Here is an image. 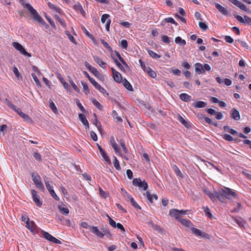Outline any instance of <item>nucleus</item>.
Masks as SVG:
<instances>
[{"instance_id": "f257e3e1", "label": "nucleus", "mask_w": 251, "mask_h": 251, "mask_svg": "<svg viewBox=\"0 0 251 251\" xmlns=\"http://www.w3.org/2000/svg\"><path fill=\"white\" fill-rule=\"evenodd\" d=\"M22 4L24 6V7H26L29 11L32 19L37 22L38 23L42 25L43 26H45L46 28H47L49 27V26L43 19L42 17L38 13L37 11L35 9H34L33 7L29 3H25L23 0H22Z\"/></svg>"}, {"instance_id": "f03ea898", "label": "nucleus", "mask_w": 251, "mask_h": 251, "mask_svg": "<svg viewBox=\"0 0 251 251\" xmlns=\"http://www.w3.org/2000/svg\"><path fill=\"white\" fill-rule=\"evenodd\" d=\"M90 231L100 238H103L104 235L108 237L111 236L110 231L107 227L101 228L100 230L97 226H92L90 228Z\"/></svg>"}, {"instance_id": "7ed1b4c3", "label": "nucleus", "mask_w": 251, "mask_h": 251, "mask_svg": "<svg viewBox=\"0 0 251 251\" xmlns=\"http://www.w3.org/2000/svg\"><path fill=\"white\" fill-rule=\"evenodd\" d=\"M188 210H177L176 209H172L170 210L169 215L176 219L179 220L182 215L186 214Z\"/></svg>"}, {"instance_id": "20e7f679", "label": "nucleus", "mask_w": 251, "mask_h": 251, "mask_svg": "<svg viewBox=\"0 0 251 251\" xmlns=\"http://www.w3.org/2000/svg\"><path fill=\"white\" fill-rule=\"evenodd\" d=\"M132 184L135 186H138L139 189H142L144 191L148 189V183L145 181H142L140 178H134L132 181Z\"/></svg>"}, {"instance_id": "39448f33", "label": "nucleus", "mask_w": 251, "mask_h": 251, "mask_svg": "<svg viewBox=\"0 0 251 251\" xmlns=\"http://www.w3.org/2000/svg\"><path fill=\"white\" fill-rule=\"evenodd\" d=\"M12 46L17 50L25 56L29 57L31 56V54L27 52L23 46L18 42H14L12 43Z\"/></svg>"}, {"instance_id": "423d86ee", "label": "nucleus", "mask_w": 251, "mask_h": 251, "mask_svg": "<svg viewBox=\"0 0 251 251\" xmlns=\"http://www.w3.org/2000/svg\"><path fill=\"white\" fill-rule=\"evenodd\" d=\"M32 180L35 185L41 191H44V186L41 181V177L38 174H32Z\"/></svg>"}, {"instance_id": "0eeeda50", "label": "nucleus", "mask_w": 251, "mask_h": 251, "mask_svg": "<svg viewBox=\"0 0 251 251\" xmlns=\"http://www.w3.org/2000/svg\"><path fill=\"white\" fill-rule=\"evenodd\" d=\"M223 194L225 195V198L227 199H231L232 198H237V194L233 191L231 189L226 187L223 191Z\"/></svg>"}, {"instance_id": "6e6552de", "label": "nucleus", "mask_w": 251, "mask_h": 251, "mask_svg": "<svg viewBox=\"0 0 251 251\" xmlns=\"http://www.w3.org/2000/svg\"><path fill=\"white\" fill-rule=\"evenodd\" d=\"M42 235H43L44 237L46 239H47L52 243H56L57 244H61V241L60 240L55 238V237L52 236L48 232H47L44 231H42Z\"/></svg>"}, {"instance_id": "1a4fd4ad", "label": "nucleus", "mask_w": 251, "mask_h": 251, "mask_svg": "<svg viewBox=\"0 0 251 251\" xmlns=\"http://www.w3.org/2000/svg\"><path fill=\"white\" fill-rule=\"evenodd\" d=\"M31 194L34 202L38 206L41 207L42 205V201L40 200V196L37 195V192L33 189L31 190Z\"/></svg>"}, {"instance_id": "9d476101", "label": "nucleus", "mask_w": 251, "mask_h": 251, "mask_svg": "<svg viewBox=\"0 0 251 251\" xmlns=\"http://www.w3.org/2000/svg\"><path fill=\"white\" fill-rule=\"evenodd\" d=\"M191 230L194 234H195L196 235H197L198 236H201V237L207 238V239L209 238V234H208L207 233H206L204 232L201 231V230H200L199 229H197L195 227H192L191 228Z\"/></svg>"}, {"instance_id": "9b49d317", "label": "nucleus", "mask_w": 251, "mask_h": 251, "mask_svg": "<svg viewBox=\"0 0 251 251\" xmlns=\"http://www.w3.org/2000/svg\"><path fill=\"white\" fill-rule=\"evenodd\" d=\"M230 2L232 3L234 5H236L238 7H239L241 10L247 11L248 8L247 6L240 2V1H238L237 0H228Z\"/></svg>"}, {"instance_id": "f8f14e48", "label": "nucleus", "mask_w": 251, "mask_h": 251, "mask_svg": "<svg viewBox=\"0 0 251 251\" xmlns=\"http://www.w3.org/2000/svg\"><path fill=\"white\" fill-rule=\"evenodd\" d=\"M14 111H16L17 113L24 120V121L28 122L31 121L29 117L26 114L23 113L20 108L17 107Z\"/></svg>"}, {"instance_id": "ddd939ff", "label": "nucleus", "mask_w": 251, "mask_h": 251, "mask_svg": "<svg viewBox=\"0 0 251 251\" xmlns=\"http://www.w3.org/2000/svg\"><path fill=\"white\" fill-rule=\"evenodd\" d=\"M110 143L111 145L113 148L115 152L116 153H120V148L119 147L118 145L116 143V141L115 140L114 137L113 136L110 137Z\"/></svg>"}, {"instance_id": "4468645a", "label": "nucleus", "mask_w": 251, "mask_h": 251, "mask_svg": "<svg viewBox=\"0 0 251 251\" xmlns=\"http://www.w3.org/2000/svg\"><path fill=\"white\" fill-rule=\"evenodd\" d=\"M78 117L83 125L86 126V129H89V123L86 118V116L84 114L80 113L78 114Z\"/></svg>"}, {"instance_id": "2eb2a0df", "label": "nucleus", "mask_w": 251, "mask_h": 251, "mask_svg": "<svg viewBox=\"0 0 251 251\" xmlns=\"http://www.w3.org/2000/svg\"><path fill=\"white\" fill-rule=\"evenodd\" d=\"M231 117L235 121H239L240 119L239 112L235 108H233L230 112Z\"/></svg>"}, {"instance_id": "dca6fc26", "label": "nucleus", "mask_w": 251, "mask_h": 251, "mask_svg": "<svg viewBox=\"0 0 251 251\" xmlns=\"http://www.w3.org/2000/svg\"><path fill=\"white\" fill-rule=\"evenodd\" d=\"M216 8L222 14L224 15H227L229 14V12L228 11L227 9L225 8L224 7L221 5L220 4L218 3H215Z\"/></svg>"}, {"instance_id": "f3484780", "label": "nucleus", "mask_w": 251, "mask_h": 251, "mask_svg": "<svg viewBox=\"0 0 251 251\" xmlns=\"http://www.w3.org/2000/svg\"><path fill=\"white\" fill-rule=\"evenodd\" d=\"M195 69L196 73L198 74H201L204 73V69L203 68V65L200 63H197L195 64Z\"/></svg>"}, {"instance_id": "a211bd4d", "label": "nucleus", "mask_w": 251, "mask_h": 251, "mask_svg": "<svg viewBox=\"0 0 251 251\" xmlns=\"http://www.w3.org/2000/svg\"><path fill=\"white\" fill-rule=\"evenodd\" d=\"M26 227L32 232H35L37 229V226L33 221H28L26 224Z\"/></svg>"}, {"instance_id": "6ab92c4d", "label": "nucleus", "mask_w": 251, "mask_h": 251, "mask_svg": "<svg viewBox=\"0 0 251 251\" xmlns=\"http://www.w3.org/2000/svg\"><path fill=\"white\" fill-rule=\"evenodd\" d=\"M90 72L98 78L101 80H104V76L103 75L100 73L95 68H91Z\"/></svg>"}, {"instance_id": "aec40b11", "label": "nucleus", "mask_w": 251, "mask_h": 251, "mask_svg": "<svg viewBox=\"0 0 251 251\" xmlns=\"http://www.w3.org/2000/svg\"><path fill=\"white\" fill-rule=\"evenodd\" d=\"M148 224L149 226L152 227L154 230H156L159 233L162 232V229L161 227L155 224L152 221H149Z\"/></svg>"}, {"instance_id": "412c9836", "label": "nucleus", "mask_w": 251, "mask_h": 251, "mask_svg": "<svg viewBox=\"0 0 251 251\" xmlns=\"http://www.w3.org/2000/svg\"><path fill=\"white\" fill-rule=\"evenodd\" d=\"M224 189L220 190L219 192H216L217 195V199H218L222 202H224L225 201V195L223 194Z\"/></svg>"}, {"instance_id": "4be33fe9", "label": "nucleus", "mask_w": 251, "mask_h": 251, "mask_svg": "<svg viewBox=\"0 0 251 251\" xmlns=\"http://www.w3.org/2000/svg\"><path fill=\"white\" fill-rule=\"evenodd\" d=\"M94 60L102 68H106V63L104 62L102 59L98 56H94L93 57Z\"/></svg>"}, {"instance_id": "5701e85b", "label": "nucleus", "mask_w": 251, "mask_h": 251, "mask_svg": "<svg viewBox=\"0 0 251 251\" xmlns=\"http://www.w3.org/2000/svg\"><path fill=\"white\" fill-rule=\"evenodd\" d=\"M48 179H49V178L47 176H45L44 177V181H45V183L46 184V186L50 192L51 191V190H53V187L51 185L52 184V182L49 181Z\"/></svg>"}, {"instance_id": "b1692460", "label": "nucleus", "mask_w": 251, "mask_h": 251, "mask_svg": "<svg viewBox=\"0 0 251 251\" xmlns=\"http://www.w3.org/2000/svg\"><path fill=\"white\" fill-rule=\"evenodd\" d=\"M74 8L75 10L80 12V13L83 15L84 16L85 12L83 10L82 6L79 2H77L76 4L74 5Z\"/></svg>"}, {"instance_id": "393cba45", "label": "nucleus", "mask_w": 251, "mask_h": 251, "mask_svg": "<svg viewBox=\"0 0 251 251\" xmlns=\"http://www.w3.org/2000/svg\"><path fill=\"white\" fill-rule=\"evenodd\" d=\"M178 120L180 123H181L184 126L187 128H189L191 126L190 123L186 121L181 116L178 115Z\"/></svg>"}, {"instance_id": "a878e982", "label": "nucleus", "mask_w": 251, "mask_h": 251, "mask_svg": "<svg viewBox=\"0 0 251 251\" xmlns=\"http://www.w3.org/2000/svg\"><path fill=\"white\" fill-rule=\"evenodd\" d=\"M180 99L185 102L190 101L191 100V97L185 93H182L179 95Z\"/></svg>"}, {"instance_id": "bb28decb", "label": "nucleus", "mask_w": 251, "mask_h": 251, "mask_svg": "<svg viewBox=\"0 0 251 251\" xmlns=\"http://www.w3.org/2000/svg\"><path fill=\"white\" fill-rule=\"evenodd\" d=\"M127 197L129 199L130 202L133 207L138 209H141V207L138 204V203L135 201L134 199L130 195H128Z\"/></svg>"}, {"instance_id": "cd10ccee", "label": "nucleus", "mask_w": 251, "mask_h": 251, "mask_svg": "<svg viewBox=\"0 0 251 251\" xmlns=\"http://www.w3.org/2000/svg\"><path fill=\"white\" fill-rule=\"evenodd\" d=\"M57 78L59 79L61 83L63 84V86L64 87V88L68 90L69 87V84L65 82L62 75L61 74H59L57 75Z\"/></svg>"}, {"instance_id": "c85d7f7f", "label": "nucleus", "mask_w": 251, "mask_h": 251, "mask_svg": "<svg viewBox=\"0 0 251 251\" xmlns=\"http://www.w3.org/2000/svg\"><path fill=\"white\" fill-rule=\"evenodd\" d=\"M193 105L197 108H203L207 105V103L202 101H199L194 103Z\"/></svg>"}, {"instance_id": "c756f323", "label": "nucleus", "mask_w": 251, "mask_h": 251, "mask_svg": "<svg viewBox=\"0 0 251 251\" xmlns=\"http://www.w3.org/2000/svg\"><path fill=\"white\" fill-rule=\"evenodd\" d=\"M123 83L124 86L129 91H133V89L130 84V83L126 79L124 78V79L123 80Z\"/></svg>"}, {"instance_id": "7c9ffc66", "label": "nucleus", "mask_w": 251, "mask_h": 251, "mask_svg": "<svg viewBox=\"0 0 251 251\" xmlns=\"http://www.w3.org/2000/svg\"><path fill=\"white\" fill-rule=\"evenodd\" d=\"M113 77L114 80L118 83H120L122 80V76L119 72L114 74Z\"/></svg>"}, {"instance_id": "2f4dec72", "label": "nucleus", "mask_w": 251, "mask_h": 251, "mask_svg": "<svg viewBox=\"0 0 251 251\" xmlns=\"http://www.w3.org/2000/svg\"><path fill=\"white\" fill-rule=\"evenodd\" d=\"M175 42L177 44H179L181 46H184L186 44V42L184 40L182 39L179 36H177L175 39Z\"/></svg>"}, {"instance_id": "473e14b6", "label": "nucleus", "mask_w": 251, "mask_h": 251, "mask_svg": "<svg viewBox=\"0 0 251 251\" xmlns=\"http://www.w3.org/2000/svg\"><path fill=\"white\" fill-rule=\"evenodd\" d=\"M145 71L147 72V73L149 74V75L151 76L152 78H154L156 76V73L152 71L150 67H147Z\"/></svg>"}, {"instance_id": "72a5a7b5", "label": "nucleus", "mask_w": 251, "mask_h": 251, "mask_svg": "<svg viewBox=\"0 0 251 251\" xmlns=\"http://www.w3.org/2000/svg\"><path fill=\"white\" fill-rule=\"evenodd\" d=\"M85 76L88 78L89 80L90 81V82L93 85V86L96 87L98 83L95 80V79L90 76L89 74L87 72H84Z\"/></svg>"}, {"instance_id": "f704fd0d", "label": "nucleus", "mask_w": 251, "mask_h": 251, "mask_svg": "<svg viewBox=\"0 0 251 251\" xmlns=\"http://www.w3.org/2000/svg\"><path fill=\"white\" fill-rule=\"evenodd\" d=\"M100 154L101 155L102 157H103V159L108 164L111 163V160L109 158V157L108 156V155L105 153L104 151H103L102 152H100Z\"/></svg>"}, {"instance_id": "c9c22d12", "label": "nucleus", "mask_w": 251, "mask_h": 251, "mask_svg": "<svg viewBox=\"0 0 251 251\" xmlns=\"http://www.w3.org/2000/svg\"><path fill=\"white\" fill-rule=\"evenodd\" d=\"M4 102L5 103L9 108L14 110H15V109L17 108V106L13 104L12 102L7 99H5Z\"/></svg>"}, {"instance_id": "e433bc0d", "label": "nucleus", "mask_w": 251, "mask_h": 251, "mask_svg": "<svg viewBox=\"0 0 251 251\" xmlns=\"http://www.w3.org/2000/svg\"><path fill=\"white\" fill-rule=\"evenodd\" d=\"M48 6L50 8V9H53L54 10H55L56 12L58 13H61V10L60 8H59V7H56L55 5H54L53 4L50 3V2H49L48 3Z\"/></svg>"}, {"instance_id": "4c0bfd02", "label": "nucleus", "mask_w": 251, "mask_h": 251, "mask_svg": "<svg viewBox=\"0 0 251 251\" xmlns=\"http://www.w3.org/2000/svg\"><path fill=\"white\" fill-rule=\"evenodd\" d=\"M179 221L183 225H184L187 227L189 226L191 224V222L189 221V220H186V219H180V220H179Z\"/></svg>"}, {"instance_id": "58836bf2", "label": "nucleus", "mask_w": 251, "mask_h": 251, "mask_svg": "<svg viewBox=\"0 0 251 251\" xmlns=\"http://www.w3.org/2000/svg\"><path fill=\"white\" fill-rule=\"evenodd\" d=\"M100 42L101 44L103 45V46L107 49L109 51H112V49L111 47L109 45L108 43L105 42L104 40L101 39Z\"/></svg>"}, {"instance_id": "ea45409f", "label": "nucleus", "mask_w": 251, "mask_h": 251, "mask_svg": "<svg viewBox=\"0 0 251 251\" xmlns=\"http://www.w3.org/2000/svg\"><path fill=\"white\" fill-rule=\"evenodd\" d=\"M235 222L237 224L240 226H243L244 224L246 223L244 220L240 218L239 219H234Z\"/></svg>"}, {"instance_id": "a19ab883", "label": "nucleus", "mask_w": 251, "mask_h": 251, "mask_svg": "<svg viewBox=\"0 0 251 251\" xmlns=\"http://www.w3.org/2000/svg\"><path fill=\"white\" fill-rule=\"evenodd\" d=\"M114 159L113 162V164L117 170H121V167L119 162V161L117 160V158L115 156H114Z\"/></svg>"}, {"instance_id": "79ce46f5", "label": "nucleus", "mask_w": 251, "mask_h": 251, "mask_svg": "<svg viewBox=\"0 0 251 251\" xmlns=\"http://www.w3.org/2000/svg\"><path fill=\"white\" fill-rule=\"evenodd\" d=\"M92 102L93 104L99 109L102 110V106L100 104V103L96 99H93L92 100Z\"/></svg>"}, {"instance_id": "37998d69", "label": "nucleus", "mask_w": 251, "mask_h": 251, "mask_svg": "<svg viewBox=\"0 0 251 251\" xmlns=\"http://www.w3.org/2000/svg\"><path fill=\"white\" fill-rule=\"evenodd\" d=\"M49 106L50 108L54 112H56L57 111V108L53 103V101L51 100H49Z\"/></svg>"}, {"instance_id": "c03bdc74", "label": "nucleus", "mask_w": 251, "mask_h": 251, "mask_svg": "<svg viewBox=\"0 0 251 251\" xmlns=\"http://www.w3.org/2000/svg\"><path fill=\"white\" fill-rule=\"evenodd\" d=\"M58 208L59 209L60 211L62 214L67 215L69 213V210L68 208L63 207L59 206Z\"/></svg>"}, {"instance_id": "a18cd8bd", "label": "nucleus", "mask_w": 251, "mask_h": 251, "mask_svg": "<svg viewBox=\"0 0 251 251\" xmlns=\"http://www.w3.org/2000/svg\"><path fill=\"white\" fill-rule=\"evenodd\" d=\"M173 168L176 174L178 176L182 177V174L180 172V170L179 169V168L176 165H173Z\"/></svg>"}, {"instance_id": "49530a36", "label": "nucleus", "mask_w": 251, "mask_h": 251, "mask_svg": "<svg viewBox=\"0 0 251 251\" xmlns=\"http://www.w3.org/2000/svg\"><path fill=\"white\" fill-rule=\"evenodd\" d=\"M148 53L151 57L153 58H159L160 57V56L159 55L154 52L152 50H148Z\"/></svg>"}, {"instance_id": "de8ad7c7", "label": "nucleus", "mask_w": 251, "mask_h": 251, "mask_svg": "<svg viewBox=\"0 0 251 251\" xmlns=\"http://www.w3.org/2000/svg\"><path fill=\"white\" fill-rule=\"evenodd\" d=\"M81 84L83 86V91L86 94L89 93V90L87 86V84L84 82H81Z\"/></svg>"}, {"instance_id": "09e8293b", "label": "nucleus", "mask_w": 251, "mask_h": 251, "mask_svg": "<svg viewBox=\"0 0 251 251\" xmlns=\"http://www.w3.org/2000/svg\"><path fill=\"white\" fill-rule=\"evenodd\" d=\"M95 88L98 90H99V91L101 93L108 95V93H107L106 91L104 89V88L101 87L99 84H98V85Z\"/></svg>"}, {"instance_id": "8fccbe9b", "label": "nucleus", "mask_w": 251, "mask_h": 251, "mask_svg": "<svg viewBox=\"0 0 251 251\" xmlns=\"http://www.w3.org/2000/svg\"><path fill=\"white\" fill-rule=\"evenodd\" d=\"M203 209L205 215L208 217L211 218L212 217V214L210 212L209 208L208 207H203Z\"/></svg>"}, {"instance_id": "3c124183", "label": "nucleus", "mask_w": 251, "mask_h": 251, "mask_svg": "<svg viewBox=\"0 0 251 251\" xmlns=\"http://www.w3.org/2000/svg\"><path fill=\"white\" fill-rule=\"evenodd\" d=\"M45 17H46V19L48 20V21L49 22V23H50V25L53 28H56L55 24H54L53 21L51 19V18L50 16H48L47 15H46Z\"/></svg>"}, {"instance_id": "603ef678", "label": "nucleus", "mask_w": 251, "mask_h": 251, "mask_svg": "<svg viewBox=\"0 0 251 251\" xmlns=\"http://www.w3.org/2000/svg\"><path fill=\"white\" fill-rule=\"evenodd\" d=\"M76 103L77 105V106L79 108V109H80V110L83 112V113H85L86 112V110L84 108V107L82 105V104H81V103L80 102L79 100L78 99H76Z\"/></svg>"}, {"instance_id": "864d4df0", "label": "nucleus", "mask_w": 251, "mask_h": 251, "mask_svg": "<svg viewBox=\"0 0 251 251\" xmlns=\"http://www.w3.org/2000/svg\"><path fill=\"white\" fill-rule=\"evenodd\" d=\"M164 21L166 23H170L176 25H177V23L174 20V19L171 17L165 18L164 19Z\"/></svg>"}, {"instance_id": "5fc2aeb1", "label": "nucleus", "mask_w": 251, "mask_h": 251, "mask_svg": "<svg viewBox=\"0 0 251 251\" xmlns=\"http://www.w3.org/2000/svg\"><path fill=\"white\" fill-rule=\"evenodd\" d=\"M223 138L225 140L228 141H232L234 140L233 138L231 135H230L229 134H225L223 135Z\"/></svg>"}, {"instance_id": "6e6d98bb", "label": "nucleus", "mask_w": 251, "mask_h": 251, "mask_svg": "<svg viewBox=\"0 0 251 251\" xmlns=\"http://www.w3.org/2000/svg\"><path fill=\"white\" fill-rule=\"evenodd\" d=\"M170 72L173 73L174 75L179 76L181 74V71L178 69H174L172 68Z\"/></svg>"}, {"instance_id": "4d7b16f0", "label": "nucleus", "mask_w": 251, "mask_h": 251, "mask_svg": "<svg viewBox=\"0 0 251 251\" xmlns=\"http://www.w3.org/2000/svg\"><path fill=\"white\" fill-rule=\"evenodd\" d=\"M99 194L100 197L103 198H106L108 196V194L103 191L100 187H99Z\"/></svg>"}, {"instance_id": "13d9d810", "label": "nucleus", "mask_w": 251, "mask_h": 251, "mask_svg": "<svg viewBox=\"0 0 251 251\" xmlns=\"http://www.w3.org/2000/svg\"><path fill=\"white\" fill-rule=\"evenodd\" d=\"M7 126L6 125H2L0 127V131L3 133L4 135L7 132Z\"/></svg>"}, {"instance_id": "bf43d9fd", "label": "nucleus", "mask_w": 251, "mask_h": 251, "mask_svg": "<svg viewBox=\"0 0 251 251\" xmlns=\"http://www.w3.org/2000/svg\"><path fill=\"white\" fill-rule=\"evenodd\" d=\"M107 217L109 219V223L111 226H112L113 227H116V222L108 215H107Z\"/></svg>"}, {"instance_id": "052dcab7", "label": "nucleus", "mask_w": 251, "mask_h": 251, "mask_svg": "<svg viewBox=\"0 0 251 251\" xmlns=\"http://www.w3.org/2000/svg\"><path fill=\"white\" fill-rule=\"evenodd\" d=\"M81 28L87 37L90 38L91 39L94 38L93 36L88 32V31L86 29V28L84 26H82Z\"/></svg>"}, {"instance_id": "680f3d73", "label": "nucleus", "mask_w": 251, "mask_h": 251, "mask_svg": "<svg viewBox=\"0 0 251 251\" xmlns=\"http://www.w3.org/2000/svg\"><path fill=\"white\" fill-rule=\"evenodd\" d=\"M200 27L203 30H206L208 28V26L204 23L201 22L199 23Z\"/></svg>"}, {"instance_id": "e2e57ef3", "label": "nucleus", "mask_w": 251, "mask_h": 251, "mask_svg": "<svg viewBox=\"0 0 251 251\" xmlns=\"http://www.w3.org/2000/svg\"><path fill=\"white\" fill-rule=\"evenodd\" d=\"M31 76L33 77L34 80L35 81L36 85L37 86H40L41 85L40 82L39 80L38 79L36 75L32 73V74H31Z\"/></svg>"}, {"instance_id": "0e129e2a", "label": "nucleus", "mask_w": 251, "mask_h": 251, "mask_svg": "<svg viewBox=\"0 0 251 251\" xmlns=\"http://www.w3.org/2000/svg\"><path fill=\"white\" fill-rule=\"evenodd\" d=\"M121 45L122 48L126 50L127 47V42L126 40H122L121 41Z\"/></svg>"}, {"instance_id": "69168bd1", "label": "nucleus", "mask_w": 251, "mask_h": 251, "mask_svg": "<svg viewBox=\"0 0 251 251\" xmlns=\"http://www.w3.org/2000/svg\"><path fill=\"white\" fill-rule=\"evenodd\" d=\"M216 192H217L215 191L213 193H211L210 194H209V197L213 201H215L217 200V195H216Z\"/></svg>"}, {"instance_id": "338daca9", "label": "nucleus", "mask_w": 251, "mask_h": 251, "mask_svg": "<svg viewBox=\"0 0 251 251\" xmlns=\"http://www.w3.org/2000/svg\"><path fill=\"white\" fill-rule=\"evenodd\" d=\"M110 17L109 15L107 14H103L101 18V22L102 23H104L106 20Z\"/></svg>"}, {"instance_id": "774afa93", "label": "nucleus", "mask_w": 251, "mask_h": 251, "mask_svg": "<svg viewBox=\"0 0 251 251\" xmlns=\"http://www.w3.org/2000/svg\"><path fill=\"white\" fill-rule=\"evenodd\" d=\"M162 41L167 44H169L170 42V38L166 35H163L161 37Z\"/></svg>"}]
</instances>
